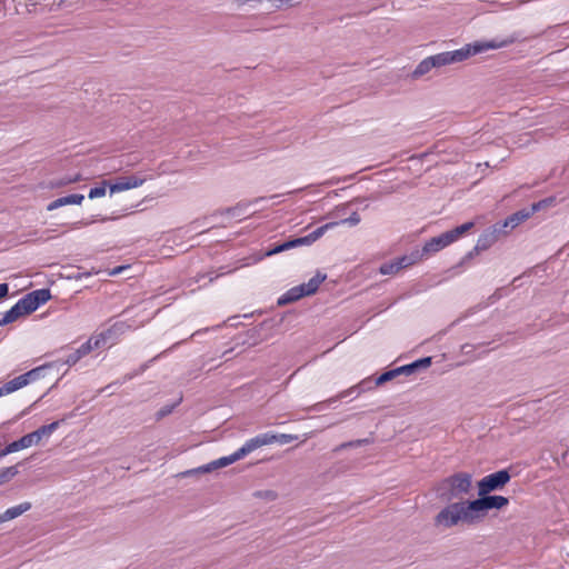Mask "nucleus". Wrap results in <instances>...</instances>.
Returning <instances> with one entry per match:
<instances>
[{"instance_id": "1", "label": "nucleus", "mask_w": 569, "mask_h": 569, "mask_svg": "<svg viewBox=\"0 0 569 569\" xmlns=\"http://www.w3.org/2000/svg\"><path fill=\"white\" fill-rule=\"evenodd\" d=\"M509 503L503 496H480L472 501L451 502L435 518L436 526L452 528L458 526H473L486 517L490 509H501Z\"/></svg>"}, {"instance_id": "2", "label": "nucleus", "mask_w": 569, "mask_h": 569, "mask_svg": "<svg viewBox=\"0 0 569 569\" xmlns=\"http://www.w3.org/2000/svg\"><path fill=\"white\" fill-rule=\"evenodd\" d=\"M522 40L520 33L516 32L503 39H492L490 41H476L469 43L461 49L453 51H446L431 56L435 61V68H441L448 64L465 61L471 56L485 52L487 50H495L508 47L517 41Z\"/></svg>"}, {"instance_id": "3", "label": "nucleus", "mask_w": 569, "mask_h": 569, "mask_svg": "<svg viewBox=\"0 0 569 569\" xmlns=\"http://www.w3.org/2000/svg\"><path fill=\"white\" fill-rule=\"evenodd\" d=\"M471 490V475L458 472L443 479L438 486V495L445 501L459 500Z\"/></svg>"}, {"instance_id": "4", "label": "nucleus", "mask_w": 569, "mask_h": 569, "mask_svg": "<svg viewBox=\"0 0 569 569\" xmlns=\"http://www.w3.org/2000/svg\"><path fill=\"white\" fill-rule=\"evenodd\" d=\"M398 376H400V375H399L398 368H396V369L383 372L375 381H371L370 379H365L357 386H353L347 390H343L340 393H338L337 396L331 397L326 401H321V402H318V403L309 407L308 410H316V411L323 410L327 405H330L338 400L345 399L352 393H356V396H359L360 393H362L367 390H371L375 387L381 386L385 382L390 381Z\"/></svg>"}, {"instance_id": "5", "label": "nucleus", "mask_w": 569, "mask_h": 569, "mask_svg": "<svg viewBox=\"0 0 569 569\" xmlns=\"http://www.w3.org/2000/svg\"><path fill=\"white\" fill-rule=\"evenodd\" d=\"M60 421H53L49 425L38 428L36 431L30 432L19 440L9 443L3 450L0 451V457H6L9 453L17 452L19 450L31 447L32 445L39 443L43 437H50L58 428Z\"/></svg>"}, {"instance_id": "6", "label": "nucleus", "mask_w": 569, "mask_h": 569, "mask_svg": "<svg viewBox=\"0 0 569 569\" xmlns=\"http://www.w3.org/2000/svg\"><path fill=\"white\" fill-rule=\"evenodd\" d=\"M253 450V447L251 445V441L250 439L247 440L242 447H240L237 451H234L233 453L229 455V456H226V457H221L217 460H213L207 465H203L201 467H198V468H194V469H190L186 472L182 473V476H191V475H197V473H207V472H211L213 470H217L219 468H223V467H227L242 458H244L246 456H248L249 453H251Z\"/></svg>"}, {"instance_id": "7", "label": "nucleus", "mask_w": 569, "mask_h": 569, "mask_svg": "<svg viewBox=\"0 0 569 569\" xmlns=\"http://www.w3.org/2000/svg\"><path fill=\"white\" fill-rule=\"evenodd\" d=\"M337 222H328L319 228H317L315 231L310 232L309 234L300 238H295L291 240H288L281 244L276 246L271 250L267 252V256H273L300 246H310L313 242H316L319 238H321L325 232L329 229H332L337 226Z\"/></svg>"}, {"instance_id": "8", "label": "nucleus", "mask_w": 569, "mask_h": 569, "mask_svg": "<svg viewBox=\"0 0 569 569\" xmlns=\"http://www.w3.org/2000/svg\"><path fill=\"white\" fill-rule=\"evenodd\" d=\"M109 332H102L97 337L90 338L88 341L82 343L79 348H77L74 351L69 353L64 360L61 361L62 365L73 366L76 365L81 358L90 353L93 349L100 348L104 345L107 336Z\"/></svg>"}, {"instance_id": "9", "label": "nucleus", "mask_w": 569, "mask_h": 569, "mask_svg": "<svg viewBox=\"0 0 569 569\" xmlns=\"http://www.w3.org/2000/svg\"><path fill=\"white\" fill-rule=\"evenodd\" d=\"M510 480V475L507 470H499L483 477L478 482L479 496L488 495L491 491L499 490Z\"/></svg>"}, {"instance_id": "10", "label": "nucleus", "mask_w": 569, "mask_h": 569, "mask_svg": "<svg viewBox=\"0 0 569 569\" xmlns=\"http://www.w3.org/2000/svg\"><path fill=\"white\" fill-rule=\"evenodd\" d=\"M419 260V251H416L409 256H402L392 261L382 263L379 268V272L385 276H393L397 274L400 270L417 263Z\"/></svg>"}, {"instance_id": "11", "label": "nucleus", "mask_w": 569, "mask_h": 569, "mask_svg": "<svg viewBox=\"0 0 569 569\" xmlns=\"http://www.w3.org/2000/svg\"><path fill=\"white\" fill-rule=\"evenodd\" d=\"M298 436L288 435V433H273V432H264L260 433L250 439L253 450L261 448L267 445H271L278 442L280 445H287L297 440Z\"/></svg>"}, {"instance_id": "12", "label": "nucleus", "mask_w": 569, "mask_h": 569, "mask_svg": "<svg viewBox=\"0 0 569 569\" xmlns=\"http://www.w3.org/2000/svg\"><path fill=\"white\" fill-rule=\"evenodd\" d=\"M51 298L49 289H38L29 292L22 299L29 313L36 311L41 305L46 303Z\"/></svg>"}, {"instance_id": "13", "label": "nucleus", "mask_w": 569, "mask_h": 569, "mask_svg": "<svg viewBox=\"0 0 569 569\" xmlns=\"http://www.w3.org/2000/svg\"><path fill=\"white\" fill-rule=\"evenodd\" d=\"M549 200H542L532 204L531 210H520L509 216L505 221V227L516 228L521 222L526 221L530 216L542 208Z\"/></svg>"}, {"instance_id": "14", "label": "nucleus", "mask_w": 569, "mask_h": 569, "mask_svg": "<svg viewBox=\"0 0 569 569\" xmlns=\"http://www.w3.org/2000/svg\"><path fill=\"white\" fill-rule=\"evenodd\" d=\"M144 178L137 176L120 177L114 183L110 184V192L117 193L132 188H138L143 184Z\"/></svg>"}, {"instance_id": "15", "label": "nucleus", "mask_w": 569, "mask_h": 569, "mask_svg": "<svg viewBox=\"0 0 569 569\" xmlns=\"http://www.w3.org/2000/svg\"><path fill=\"white\" fill-rule=\"evenodd\" d=\"M451 244L449 241V237L446 232L441 233L440 236L433 237L430 240H428L425 246L422 247V251L419 252L420 259L426 254H431L440 251L441 249L448 247Z\"/></svg>"}, {"instance_id": "16", "label": "nucleus", "mask_w": 569, "mask_h": 569, "mask_svg": "<svg viewBox=\"0 0 569 569\" xmlns=\"http://www.w3.org/2000/svg\"><path fill=\"white\" fill-rule=\"evenodd\" d=\"M30 315L27 307L24 306L22 299H20L13 307H11L7 312L0 315V326H7L21 316Z\"/></svg>"}, {"instance_id": "17", "label": "nucleus", "mask_w": 569, "mask_h": 569, "mask_svg": "<svg viewBox=\"0 0 569 569\" xmlns=\"http://www.w3.org/2000/svg\"><path fill=\"white\" fill-rule=\"evenodd\" d=\"M84 196L80 193H73L66 197H60L52 202H50L47 207L48 211L56 210L60 207L67 206V204H81L83 201Z\"/></svg>"}, {"instance_id": "18", "label": "nucleus", "mask_w": 569, "mask_h": 569, "mask_svg": "<svg viewBox=\"0 0 569 569\" xmlns=\"http://www.w3.org/2000/svg\"><path fill=\"white\" fill-rule=\"evenodd\" d=\"M305 289L301 284L292 287L287 292H284L281 297L278 299V306H286L292 302L298 301L299 299L306 297Z\"/></svg>"}, {"instance_id": "19", "label": "nucleus", "mask_w": 569, "mask_h": 569, "mask_svg": "<svg viewBox=\"0 0 569 569\" xmlns=\"http://www.w3.org/2000/svg\"><path fill=\"white\" fill-rule=\"evenodd\" d=\"M30 509L31 503L28 501L10 507L4 512L0 513V523L16 519Z\"/></svg>"}, {"instance_id": "20", "label": "nucleus", "mask_w": 569, "mask_h": 569, "mask_svg": "<svg viewBox=\"0 0 569 569\" xmlns=\"http://www.w3.org/2000/svg\"><path fill=\"white\" fill-rule=\"evenodd\" d=\"M59 362H60V360L52 362V363H47V365L37 367V368L21 375V377H22V379H26V385H29L30 382H33V381L39 380L40 378L44 377L46 371L48 369L57 366Z\"/></svg>"}, {"instance_id": "21", "label": "nucleus", "mask_w": 569, "mask_h": 569, "mask_svg": "<svg viewBox=\"0 0 569 569\" xmlns=\"http://www.w3.org/2000/svg\"><path fill=\"white\" fill-rule=\"evenodd\" d=\"M24 386H27L26 379H22L21 376H18L0 387V397L12 393V392L23 388Z\"/></svg>"}, {"instance_id": "22", "label": "nucleus", "mask_w": 569, "mask_h": 569, "mask_svg": "<svg viewBox=\"0 0 569 569\" xmlns=\"http://www.w3.org/2000/svg\"><path fill=\"white\" fill-rule=\"evenodd\" d=\"M475 223L472 221L465 222L461 226H458L449 231H446L447 236L449 237V241L453 243L459 238H461L463 234H466L469 230L473 228Z\"/></svg>"}, {"instance_id": "23", "label": "nucleus", "mask_w": 569, "mask_h": 569, "mask_svg": "<svg viewBox=\"0 0 569 569\" xmlns=\"http://www.w3.org/2000/svg\"><path fill=\"white\" fill-rule=\"evenodd\" d=\"M435 68V61L432 60L431 56L425 58L422 61L418 63L416 69L412 72V77L415 79H418L425 74H427L429 71H431Z\"/></svg>"}, {"instance_id": "24", "label": "nucleus", "mask_w": 569, "mask_h": 569, "mask_svg": "<svg viewBox=\"0 0 569 569\" xmlns=\"http://www.w3.org/2000/svg\"><path fill=\"white\" fill-rule=\"evenodd\" d=\"M325 279L326 274L318 272L308 282L302 283L301 286L303 287L306 295H313L318 290L319 286L325 281Z\"/></svg>"}, {"instance_id": "25", "label": "nucleus", "mask_w": 569, "mask_h": 569, "mask_svg": "<svg viewBox=\"0 0 569 569\" xmlns=\"http://www.w3.org/2000/svg\"><path fill=\"white\" fill-rule=\"evenodd\" d=\"M18 473V468L16 466L6 467L0 469V486L8 482Z\"/></svg>"}, {"instance_id": "26", "label": "nucleus", "mask_w": 569, "mask_h": 569, "mask_svg": "<svg viewBox=\"0 0 569 569\" xmlns=\"http://www.w3.org/2000/svg\"><path fill=\"white\" fill-rule=\"evenodd\" d=\"M369 442H370L369 439H358V440L347 441V442H343L340 446H338L335 450L340 451V450H343L347 448H357V447H361L363 445H368Z\"/></svg>"}, {"instance_id": "27", "label": "nucleus", "mask_w": 569, "mask_h": 569, "mask_svg": "<svg viewBox=\"0 0 569 569\" xmlns=\"http://www.w3.org/2000/svg\"><path fill=\"white\" fill-rule=\"evenodd\" d=\"M360 221H361L360 216L358 214L357 211H355L348 218L342 219L340 221H336V222L338 223L337 226H339V224H348L350 227H355V226L359 224Z\"/></svg>"}, {"instance_id": "28", "label": "nucleus", "mask_w": 569, "mask_h": 569, "mask_svg": "<svg viewBox=\"0 0 569 569\" xmlns=\"http://www.w3.org/2000/svg\"><path fill=\"white\" fill-rule=\"evenodd\" d=\"M491 244V236H481L478 241H477V244L473 249V251H478V250H485L487 249L489 246Z\"/></svg>"}, {"instance_id": "29", "label": "nucleus", "mask_w": 569, "mask_h": 569, "mask_svg": "<svg viewBox=\"0 0 569 569\" xmlns=\"http://www.w3.org/2000/svg\"><path fill=\"white\" fill-rule=\"evenodd\" d=\"M249 203H238L233 208L228 209V213L232 217H240L243 214L248 208Z\"/></svg>"}, {"instance_id": "30", "label": "nucleus", "mask_w": 569, "mask_h": 569, "mask_svg": "<svg viewBox=\"0 0 569 569\" xmlns=\"http://www.w3.org/2000/svg\"><path fill=\"white\" fill-rule=\"evenodd\" d=\"M104 194H106V186H104V183L102 186H98V187L91 188L90 191H89V198L90 199L101 198Z\"/></svg>"}, {"instance_id": "31", "label": "nucleus", "mask_w": 569, "mask_h": 569, "mask_svg": "<svg viewBox=\"0 0 569 569\" xmlns=\"http://www.w3.org/2000/svg\"><path fill=\"white\" fill-rule=\"evenodd\" d=\"M417 370H418L417 365H413V362L406 365V366L398 367L399 375L409 376V375L416 372Z\"/></svg>"}, {"instance_id": "32", "label": "nucleus", "mask_w": 569, "mask_h": 569, "mask_svg": "<svg viewBox=\"0 0 569 569\" xmlns=\"http://www.w3.org/2000/svg\"><path fill=\"white\" fill-rule=\"evenodd\" d=\"M413 365H417V369L428 368L431 365V357H426V358L416 360V361H413Z\"/></svg>"}, {"instance_id": "33", "label": "nucleus", "mask_w": 569, "mask_h": 569, "mask_svg": "<svg viewBox=\"0 0 569 569\" xmlns=\"http://www.w3.org/2000/svg\"><path fill=\"white\" fill-rule=\"evenodd\" d=\"M80 179H81L80 174H76L73 178H64V179H62L61 181L56 183V186H66V184L72 183V182H77Z\"/></svg>"}, {"instance_id": "34", "label": "nucleus", "mask_w": 569, "mask_h": 569, "mask_svg": "<svg viewBox=\"0 0 569 569\" xmlns=\"http://www.w3.org/2000/svg\"><path fill=\"white\" fill-rule=\"evenodd\" d=\"M174 408V406H166L163 408H161L158 412H157V417L158 419H161L163 417H166L167 415L171 413L172 409Z\"/></svg>"}, {"instance_id": "35", "label": "nucleus", "mask_w": 569, "mask_h": 569, "mask_svg": "<svg viewBox=\"0 0 569 569\" xmlns=\"http://www.w3.org/2000/svg\"><path fill=\"white\" fill-rule=\"evenodd\" d=\"M9 293L8 283H0V299L6 298Z\"/></svg>"}, {"instance_id": "36", "label": "nucleus", "mask_w": 569, "mask_h": 569, "mask_svg": "<svg viewBox=\"0 0 569 569\" xmlns=\"http://www.w3.org/2000/svg\"><path fill=\"white\" fill-rule=\"evenodd\" d=\"M124 269H127L126 266H119V267H116L113 269H111L108 273L109 276H118L120 274Z\"/></svg>"}, {"instance_id": "37", "label": "nucleus", "mask_w": 569, "mask_h": 569, "mask_svg": "<svg viewBox=\"0 0 569 569\" xmlns=\"http://www.w3.org/2000/svg\"><path fill=\"white\" fill-rule=\"evenodd\" d=\"M473 257V251H470L463 260H468V259H471Z\"/></svg>"}, {"instance_id": "38", "label": "nucleus", "mask_w": 569, "mask_h": 569, "mask_svg": "<svg viewBox=\"0 0 569 569\" xmlns=\"http://www.w3.org/2000/svg\"><path fill=\"white\" fill-rule=\"evenodd\" d=\"M346 207H347L346 204H343V206H341V207H338V208H337V211H343V210L346 209Z\"/></svg>"}, {"instance_id": "39", "label": "nucleus", "mask_w": 569, "mask_h": 569, "mask_svg": "<svg viewBox=\"0 0 569 569\" xmlns=\"http://www.w3.org/2000/svg\"><path fill=\"white\" fill-rule=\"evenodd\" d=\"M206 274H198L197 279H196V282H199L201 280V278H203Z\"/></svg>"}, {"instance_id": "40", "label": "nucleus", "mask_w": 569, "mask_h": 569, "mask_svg": "<svg viewBox=\"0 0 569 569\" xmlns=\"http://www.w3.org/2000/svg\"><path fill=\"white\" fill-rule=\"evenodd\" d=\"M218 277H219V274H217L216 277H210V278H209V282H212V281H213L216 278H218Z\"/></svg>"}, {"instance_id": "41", "label": "nucleus", "mask_w": 569, "mask_h": 569, "mask_svg": "<svg viewBox=\"0 0 569 569\" xmlns=\"http://www.w3.org/2000/svg\"><path fill=\"white\" fill-rule=\"evenodd\" d=\"M78 224H79V222H73L72 228H77Z\"/></svg>"}]
</instances>
